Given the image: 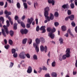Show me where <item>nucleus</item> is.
Masks as SVG:
<instances>
[{"instance_id": "1", "label": "nucleus", "mask_w": 77, "mask_h": 77, "mask_svg": "<svg viewBox=\"0 0 77 77\" xmlns=\"http://www.w3.org/2000/svg\"><path fill=\"white\" fill-rule=\"evenodd\" d=\"M33 21V17H31L30 19L28 18L27 19L28 23L26 25V27L27 28H30V25L32 24V23Z\"/></svg>"}, {"instance_id": "2", "label": "nucleus", "mask_w": 77, "mask_h": 77, "mask_svg": "<svg viewBox=\"0 0 77 77\" xmlns=\"http://www.w3.org/2000/svg\"><path fill=\"white\" fill-rule=\"evenodd\" d=\"M48 14H47L45 16L46 19H47L48 21H50V20H53V19H54V16H53V14L51 13L50 14V17L48 16Z\"/></svg>"}, {"instance_id": "3", "label": "nucleus", "mask_w": 77, "mask_h": 77, "mask_svg": "<svg viewBox=\"0 0 77 77\" xmlns=\"http://www.w3.org/2000/svg\"><path fill=\"white\" fill-rule=\"evenodd\" d=\"M25 55H26L25 52H22L20 53V54L19 55V56L21 58V59H24L26 58Z\"/></svg>"}, {"instance_id": "4", "label": "nucleus", "mask_w": 77, "mask_h": 77, "mask_svg": "<svg viewBox=\"0 0 77 77\" xmlns=\"http://www.w3.org/2000/svg\"><path fill=\"white\" fill-rule=\"evenodd\" d=\"M20 32L22 35H24V34L26 35L28 32V30L26 29H22L20 30Z\"/></svg>"}, {"instance_id": "5", "label": "nucleus", "mask_w": 77, "mask_h": 77, "mask_svg": "<svg viewBox=\"0 0 77 77\" xmlns=\"http://www.w3.org/2000/svg\"><path fill=\"white\" fill-rule=\"evenodd\" d=\"M45 16H46V15H48V12H49V11H50V8H49V7H47L45 8Z\"/></svg>"}, {"instance_id": "6", "label": "nucleus", "mask_w": 77, "mask_h": 77, "mask_svg": "<svg viewBox=\"0 0 77 77\" xmlns=\"http://www.w3.org/2000/svg\"><path fill=\"white\" fill-rule=\"evenodd\" d=\"M33 45L34 48L35 46V51L37 53H38V52H39V47H38V44H36V43H34L33 44Z\"/></svg>"}, {"instance_id": "7", "label": "nucleus", "mask_w": 77, "mask_h": 77, "mask_svg": "<svg viewBox=\"0 0 77 77\" xmlns=\"http://www.w3.org/2000/svg\"><path fill=\"white\" fill-rule=\"evenodd\" d=\"M66 55L67 57H70V49L69 48H68L66 49Z\"/></svg>"}, {"instance_id": "8", "label": "nucleus", "mask_w": 77, "mask_h": 77, "mask_svg": "<svg viewBox=\"0 0 77 77\" xmlns=\"http://www.w3.org/2000/svg\"><path fill=\"white\" fill-rule=\"evenodd\" d=\"M2 32H0V36L2 35V33L3 35L4 36V37H6V34L5 33V32L4 30L3 29H2Z\"/></svg>"}, {"instance_id": "9", "label": "nucleus", "mask_w": 77, "mask_h": 77, "mask_svg": "<svg viewBox=\"0 0 77 77\" xmlns=\"http://www.w3.org/2000/svg\"><path fill=\"white\" fill-rule=\"evenodd\" d=\"M3 27H4L5 31V32L7 35H8L9 31L8 30V27H7V26H6L5 25H4L3 26Z\"/></svg>"}, {"instance_id": "10", "label": "nucleus", "mask_w": 77, "mask_h": 77, "mask_svg": "<svg viewBox=\"0 0 77 77\" xmlns=\"http://www.w3.org/2000/svg\"><path fill=\"white\" fill-rule=\"evenodd\" d=\"M32 72V67L29 66L27 70V72L29 74H30Z\"/></svg>"}, {"instance_id": "11", "label": "nucleus", "mask_w": 77, "mask_h": 77, "mask_svg": "<svg viewBox=\"0 0 77 77\" xmlns=\"http://www.w3.org/2000/svg\"><path fill=\"white\" fill-rule=\"evenodd\" d=\"M35 43L36 44H37L38 45V44H40V42L41 41H40V38H37L35 40Z\"/></svg>"}, {"instance_id": "12", "label": "nucleus", "mask_w": 77, "mask_h": 77, "mask_svg": "<svg viewBox=\"0 0 77 77\" xmlns=\"http://www.w3.org/2000/svg\"><path fill=\"white\" fill-rule=\"evenodd\" d=\"M48 36H50V37H51V39H53L54 37V34L51 32L49 33Z\"/></svg>"}, {"instance_id": "13", "label": "nucleus", "mask_w": 77, "mask_h": 77, "mask_svg": "<svg viewBox=\"0 0 77 77\" xmlns=\"http://www.w3.org/2000/svg\"><path fill=\"white\" fill-rule=\"evenodd\" d=\"M62 8L64 9H68L69 8V5H68V4H66V5H63L62 6Z\"/></svg>"}, {"instance_id": "14", "label": "nucleus", "mask_w": 77, "mask_h": 77, "mask_svg": "<svg viewBox=\"0 0 77 77\" xmlns=\"http://www.w3.org/2000/svg\"><path fill=\"white\" fill-rule=\"evenodd\" d=\"M61 30L63 32H65L66 30V27L65 26H62L61 27Z\"/></svg>"}, {"instance_id": "15", "label": "nucleus", "mask_w": 77, "mask_h": 77, "mask_svg": "<svg viewBox=\"0 0 77 77\" xmlns=\"http://www.w3.org/2000/svg\"><path fill=\"white\" fill-rule=\"evenodd\" d=\"M69 19H70V20L72 21V20H74V15H72L70 16H69Z\"/></svg>"}, {"instance_id": "16", "label": "nucleus", "mask_w": 77, "mask_h": 77, "mask_svg": "<svg viewBox=\"0 0 77 77\" xmlns=\"http://www.w3.org/2000/svg\"><path fill=\"white\" fill-rule=\"evenodd\" d=\"M27 41V38H25L22 41L23 44H26Z\"/></svg>"}, {"instance_id": "17", "label": "nucleus", "mask_w": 77, "mask_h": 77, "mask_svg": "<svg viewBox=\"0 0 77 77\" xmlns=\"http://www.w3.org/2000/svg\"><path fill=\"white\" fill-rule=\"evenodd\" d=\"M40 39L42 43H44L45 42V39L44 38L42 37H40Z\"/></svg>"}, {"instance_id": "18", "label": "nucleus", "mask_w": 77, "mask_h": 77, "mask_svg": "<svg viewBox=\"0 0 77 77\" xmlns=\"http://www.w3.org/2000/svg\"><path fill=\"white\" fill-rule=\"evenodd\" d=\"M59 41L60 44H62L63 42V39L62 38H59Z\"/></svg>"}, {"instance_id": "19", "label": "nucleus", "mask_w": 77, "mask_h": 77, "mask_svg": "<svg viewBox=\"0 0 77 77\" xmlns=\"http://www.w3.org/2000/svg\"><path fill=\"white\" fill-rule=\"evenodd\" d=\"M9 33L11 36H14V31H13L11 30L9 31Z\"/></svg>"}, {"instance_id": "20", "label": "nucleus", "mask_w": 77, "mask_h": 77, "mask_svg": "<svg viewBox=\"0 0 77 77\" xmlns=\"http://www.w3.org/2000/svg\"><path fill=\"white\" fill-rule=\"evenodd\" d=\"M51 76L53 77H57V74L56 72H52L51 73Z\"/></svg>"}, {"instance_id": "21", "label": "nucleus", "mask_w": 77, "mask_h": 77, "mask_svg": "<svg viewBox=\"0 0 77 77\" xmlns=\"http://www.w3.org/2000/svg\"><path fill=\"white\" fill-rule=\"evenodd\" d=\"M40 47V50L41 51H42H42H44L45 49V48H44V46L42 45H41Z\"/></svg>"}, {"instance_id": "22", "label": "nucleus", "mask_w": 77, "mask_h": 77, "mask_svg": "<svg viewBox=\"0 0 77 77\" xmlns=\"http://www.w3.org/2000/svg\"><path fill=\"white\" fill-rule=\"evenodd\" d=\"M66 57H67L68 58V57H67V56H66V54L65 55H64L63 56L62 59H63V60H65V59H66Z\"/></svg>"}, {"instance_id": "23", "label": "nucleus", "mask_w": 77, "mask_h": 77, "mask_svg": "<svg viewBox=\"0 0 77 77\" xmlns=\"http://www.w3.org/2000/svg\"><path fill=\"white\" fill-rule=\"evenodd\" d=\"M2 21V24H4V18L3 17H0V21Z\"/></svg>"}, {"instance_id": "24", "label": "nucleus", "mask_w": 77, "mask_h": 77, "mask_svg": "<svg viewBox=\"0 0 77 77\" xmlns=\"http://www.w3.org/2000/svg\"><path fill=\"white\" fill-rule=\"evenodd\" d=\"M23 6L25 9H27V3L25 2L23 3Z\"/></svg>"}, {"instance_id": "25", "label": "nucleus", "mask_w": 77, "mask_h": 77, "mask_svg": "<svg viewBox=\"0 0 77 77\" xmlns=\"http://www.w3.org/2000/svg\"><path fill=\"white\" fill-rule=\"evenodd\" d=\"M54 15L56 17H59V13H58L57 12H55Z\"/></svg>"}, {"instance_id": "26", "label": "nucleus", "mask_w": 77, "mask_h": 77, "mask_svg": "<svg viewBox=\"0 0 77 77\" xmlns=\"http://www.w3.org/2000/svg\"><path fill=\"white\" fill-rule=\"evenodd\" d=\"M20 24L23 27V28H25V24H24V23H23V22H22L20 23Z\"/></svg>"}, {"instance_id": "27", "label": "nucleus", "mask_w": 77, "mask_h": 77, "mask_svg": "<svg viewBox=\"0 0 77 77\" xmlns=\"http://www.w3.org/2000/svg\"><path fill=\"white\" fill-rule=\"evenodd\" d=\"M17 6L18 9H20L21 8V5L19 2H17Z\"/></svg>"}, {"instance_id": "28", "label": "nucleus", "mask_w": 77, "mask_h": 77, "mask_svg": "<svg viewBox=\"0 0 77 77\" xmlns=\"http://www.w3.org/2000/svg\"><path fill=\"white\" fill-rule=\"evenodd\" d=\"M47 30L48 32H50L51 31V27H48L47 29Z\"/></svg>"}, {"instance_id": "29", "label": "nucleus", "mask_w": 77, "mask_h": 77, "mask_svg": "<svg viewBox=\"0 0 77 77\" xmlns=\"http://www.w3.org/2000/svg\"><path fill=\"white\" fill-rule=\"evenodd\" d=\"M32 42V39L31 38H29L28 40V43L29 44H31Z\"/></svg>"}, {"instance_id": "30", "label": "nucleus", "mask_w": 77, "mask_h": 77, "mask_svg": "<svg viewBox=\"0 0 77 77\" xmlns=\"http://www.w3.org/2000/svg\"><path fill=\"white\" fill-rule=\"evenodd\" d=\"M33 58L35 60H38V57L36 54H34L33 56Z\"/></svg>"}, {"instance_id": "31", "label": "nucleus", "mask_w": 77, "mask_h": 77, "mask_svg": "<svg viewBox=\"0 0 77 77\" xmlns=\"http://www.w3.org/2000/svg\"><path fill=\"white\" fill-rule=\"evenodd\" d=\"M56 28H53L52 29H51V32H52V33H54V32H56Z\"/></svg>"}, {"instance_id": "32", "label": "nucleus", "mask_w": 77, "mask_h": 77, "mask_svg": "<svg viewBox=\"0 0 77 77\" xmlns=\"http://www.w3.org/2000/svg\"><path fill=\"white\" fill-rule=\"evenodd\" d=\"M70 6L72 9H73V8H74L75 6L74 3H71V4L70 5Z\"/></svg>"}, {"instance_id": "33", "label": "nucleus", "mask_w": 77, "mask_h": 77, "mask_svg": "<svg viewBox=\"0 0 77 77\" xmlns=\"http://www.w3.org/2000/svg\"><path fill=\"white\" fill-rule=\"evenodd\" d=\"M15 52H16V50L15 49L13 48L12 49V54L15 53H16Z\"/></svg>"}, {"instance_id": "34", "label": "nucleus", "mask_w": 77, "mask_h": 77, "mask_svg": "<svg viewBox=\"0 0 77 77\" xmlns=\"http://www.w3.org/2000/svg\"><path fill=\"white\" fill-rule=\"evenodd\" d=\"M9 43L10 45H12V44L13 43V42L12 40L11 39H9Z\"/></svg>"}, {"instance_id": "35", "label": "nucleus", "mask_w": 77, "mask_h": 77, "mask_svg": "<svg viewBox=\"0 0 77 77\" xmlns=\"http://www.w3.org/2000/svg\"><path fill=\"white\" fill-rule=\"evenodd\" d=\"M52 66L54 67V66H56V62L55 61H54L52 63Z\"/></svg>"}, {"instance_id": "36", "label": "nucleus", "mask_w": 77, "mask_h": 77, "mask_svg": "<svg viewBox=\"0 0 77 77\" xmlns=\"http://www.w3.org/2000/svg\"><path fill=\"white\" fill-rule=\"evenodd\" d=\"M62 54H60V55L59 58V60H60V61H62Z\"/></svg>"}, {"instance_id": "37", "label": "nucleus", "mask_w": 77, "mask_h": 77, "mask_svg": "<svg viewBox=\"0 0 77 77\" xmlns=\"http://www.w3.org/2000/svg\"><path fill=\"white\" fill-rule=\"evenodd\" d=\"M45 29V26H42L40 27V30H43L44 29Z\"/></svg>"}, {"instance_id": "38", "label": "nucleus", "mask_w": 77, "mask_h": 77, "mask_svg": "<svg viewBox=\"0 0 77 77\" xmlns=\"http://www.w3.org/2000/svg\"><path fill=\"white\" fill-rule=\"evenodd\" d=\"M54 24L55 27H57L59 25V24L58 22H56L54 23Z\"/></svg>"}, {"instance_id": "39", "label": "nucleus", "mask_w": 77, "mask_h": 77, "mask_svg": "<svg viewBox=\"0 0 77 77\" xmlns=\"http://www.w3.org/2000/svg\"><path fill=\"white\" fill-rule=\"evenodd\" d=\"M71 24L73 27H75V23H74V21L72 22Z\"/></svg>"}, {"instance_id": "40", "label": "nucleus", "mask_w": 77, "mask_h": 77, "mask_svg": "<svg viewBox=\"0 0 77 77\" xmlns=\"http://www.w3.org/2000/svg\"><path fill=\"white\" fill-rule=\"evenodd\" d=\"M6 23H7V27H9L10 25L9 24V20H7L6 21Z\"/></svg>"}, {"instance_id": "41", "label": "nucleus", "mask_w": 77, "mask_h": 77, "mask_svg": "<svg viewBox=\"0 0 77 77\" xmlns=\"http://www.w3.org/2000/svg\"><path fill=\"white\" fill-rule=\"evenodd\" d=\"M18 56V55L17 54V53H14L13 54V56L14 57H17Z\"/></svg>"}, {"instance_id": "42", "label": "nucleus", "mask_w": 77, "mask_h": 77, "mask_svg": "<svg viewBox=\"0 0 77 77\" xmlns=\"http://www.w3.org/2000/svg\"><path fill=\"white\" fill-rule=\"evenodd\" d=\"M26 56L28 58V59H30V55L29 54H26Z\"/></svg>"}, {"instance_id": "43", "label": "nucleus", "mask_w": 77, "mask_h": 77, "mask_svg": "<svg viewBox=\"0 0 77 77\" xmlns=\"http://www.w3.org/2000/svg\"><path fill=\"white\" fill-rule=\"evenodd\" d=\"M67 14L69 15H71V11L70 10H68V11H67Z\"/></svg>"}, {"instance_id": "44", "label": "nucleus", "mask_w": 77, "mask_h": 77, "mask_svg": "<svg viewBox=\"0 0 77 77\" xmlns=\"http://www.w3.org/2000/svg\"><path fill=\"white\" fill-rule=\"evenodd\" d=\"M14 19L15 20H18L19 19V17H18V16H15L14 17Z\"/></svg>"}, {"instance_id": "45", "label": "nucleus", "mask_w": 77, "mask_h": 77, "mask_svg": "<svg viewBox=\"0 0 77 77\" xmlns=\"http://www.w3.org/2000/svg\"><path fill=\"white\" fill-rule=\"evenodd\" d=\"M45 53L47 52V47L46 46H45Z\"/></svg>"}, {"instance_id": "46", "label": "nucleus", "mask_w": 77, "mask_h": 77, "mask_svg": "<svg viewBox=\"0 0 77 77\" xmlns=\"http://www.w3.org/2000/svg\"><path fill=\"white\" fill-rule=\"evenodd\" d=\"M9 45H7L6 46H5V48H6V49H8L9 48Z\"/></svg>"}, {"instance_id": "47", "label": "nucleus", "mask_w": 77, "mask_h": 77, "mask_svg": "<svg viewBox=\"0 0 77 77\" xmlns=\"http://www.w3.org/2000/svg\"><path fill=\"white\" fill-rule=\"evenodd\" d=\"M14 66V63L11 62L10 63V67L11 68H12V66Z\"/></svg>"}, {"instance_id": "48", "label": "nucleus", "mask_w": 77, "mask_h": 77, "mask_svg": "<svg viewBox=\"0 0 77 77\" xmlns=\"http://www.w3.org/2000/svg\"><path fill=\"white\" fill-rule=\"evenodd\" d=\"M39 30V26H37L36 28V31L37 32H38Z\"/></svg>"}, {"instance_id": "49", "label": "nucleus", "mask_w": 77, "mask_h": 77, "mask_svg": "<svg viewBox=\"0 0 77 77\" xmlns=\"http://www.w3.org/2000/svg\"><path fill=\"white\" fill-rule=\"evenodd\" d=\"M45 76V77H50V74L48 73L46 74Z\"/></svg>"}, {"instance_id": "50", "label": "nucleus", "mask_w": 77, "mask_h": 77, "mask_svg": "<svg viewBox=\"0 0 77 77\" xmlns=\"http://www.w3.org/2000/svg\"><path fill=\"white\" fill-rule=\"evenodd\" d=\"M51 3L52 4V5H54V4H55V1H54L52 0Z\"/></svg>"}, {"instance_id": "51", "label": "nucleus", "mask_w": 77, "mask_h": 77, "mask_svg": "<svg viewBox=\"0 0 77 77\" xmlns=\"http://www.w3.org/2000/svg\"><path fill=\"white\" fill-rule=\"evenodd\" d=\"M4 5V2H0V6H3Z\"/></svg>"}, {"instance_id": "52", "label": "nucleus", "mask_w": 77, "mask_h": 77, "mask_svg": "<svg viewBox=\"0 0 77 77\" xmlns=\"http://www.w3.org/2000/svg\"><path fill=\"white\" fill-rule=\"evenodd\" d=\"M34 7H35V8L36 9V6H38V3H35L34 4Z\"/></svg>"}, {"instance_id": "53", "label": "nucleus", "mask_w": 77, "mask_h": 77, "mask_svg": "<svg viewBox=\"0 0 77 77\" xmlns=\"http://www.w3.org/2000/svg\"><path fill=\"white\" fill-rule=\"evenodd\" d=\"M26 18V16L25 15H23L21 18V20H24V19Z\"/></svg>"}, {"instance_id": "54", "label": "nucleus", "mask_w": 77, "mask_h": 77, "mask_svg": "<svg viewBox=\"0 0 77 77\" xmlns=\"http://www.w3.org/2000/svg\"><path fill=\"white\" fill-rule=\"evenodd\" d=\"M43 70H45V71H47V68L45 67V66H43V68L42 69Z\"/></svg>"}, {"instance_id": "55", "label": "nucleus", "mask_w": 77, "mask_h": 77, "mask_svg": "<svg viewBox=\"0 0 77 77\" xmlns=\"http://www.w3.org/2000/svg\"><path fill=\"white\" fill-rule=\"evenodd\" d=\"M69 16L66 17L65 19V21H68V20H69Z\"/></svg>"}, {"instance_id": "56", "label": "nucleus", "mask_w": 77, "mask_h": 77, "mask_svg": "<svg viewBox=\"0 0 77 77\" xmlns=\"http://www.w3.org/2000/svg\"><path fill=\"white\" fill-rule=\"evenodd\" d=\"M7 6H8V2H6L5 3V5L4 6V8H7Z\"/></svg>"}, {"instance_id": "57", "label": "nucleus", "mask_w": 77, "mask_h": 77, "mask_svg": "<svg viewBox=\"0 0 77 77\" xmlns=\"http://www.w3.org/2000/svg\"><path fill=\"white\" fill-rule=\"evenodd\" d=\"M67 33H69V34L71 33V29H69L67 30Z\"/></svg>"}, {"instance_id": "58", "label": "nucleus", "mask_w": 77, "mask_h": 77, "mask_svg": "<svg viewBox=\"0 0 77 77\" xmlns=\"http://www.w3.org/2000/svg\"><path fill=\"white\" fill-rule=\"evenodd\" d=\"M8 20H9V21H12V19H11V17L10 16H9L8 17Z\"/></svg>"}, {"instance_id": "59", "label": "nucleus", "mask_w": 77, "mask_h": 77, "mask_svg": "<svg viewBox=\"0 0 77 77\" xmlns=\"http://www.w3.org/2000/svg\"><path fill=\"white\" fill-rule=\"evenodd\" d=\"M42 30V33H45V32H46V30L45 29H43Z\"/></svg>"}, {"instance_id": "60", "label": "nucleus", "mask_w": 77, "mask_h": 77, "mask_svg": "<svg viewBox=\"0 0 77 77\" xmlns=\"http://www.w3.org/2000/svg\"><path fill=\"white\" fill-rule=\"evenodd\" d=\"M35 21L36 22V24H38V19H35Z\"/></svg>"}, {"instance_id": "61", "label": "nucleus", "mask_w": 77, "mask_h": 77, "mask_svg": "<svg viewBox=\"0 0 77 77\" xmlns=\"http://www.w3.org/2000/svg\"><path fill=\"white\" fill-rule=\"evenodd\" d=\"M64 36H66V37L67 38H68V36H69V35H68V33H67Z\"/></svg>"}, {"instance_id": "62", "label": "nucleus", "mask_w": 77, "mask_h": 77, "mask_svg": "<svg viewBox=\"0 0 77 77\" xmlns=\"http://www.w3.org/2000/svg\"><path fill=\"white\" fill-rule=\"evenodd\" d=\"M5 43V44H7V40L6 39H5L4 40Z\"/></svg>"}, {"instance_id": "63", "label": "nucleus", "mask_w": 77, "mask_h": 77, "mask_svg": "<svg viewBox=\"0 0 77 77\" xmlns=\"http://www.w3.org/2000/svg\"><path fill=\"white\" fill-rule=\"evenodd\" d=\"M75 32L77 33V26H76L75 27Z\"/></svg>"}, {"instance_id": "64", "label": "nucleus", "mask_w": 77, "mask_h": 77, "mask_svg": "<svg viewBox=\"0 0 77 77\" xmlns=\"http://www.w3.org/2000/svg\"><path fill=\"white\" fill-rule=\"evenodd\" d=\"M75 66L76 67H77V60H76V62L75 63Z\"/></svg>"}]
</instances>
